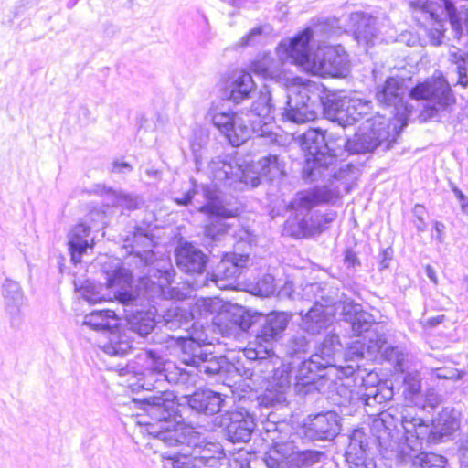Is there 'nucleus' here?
<instances>
[{
  "label": "nucleus",
  "instance_id": "nucleus-24",
  "mask_svg": "<svg viewBox=\"0 0 468 468\" xmlns=\"http://www.w3.org/2000/svg\"><path fill=\"white\" fill-rule=\"evenodd\" d=\"M299 300L313 302L314 304H338L342 300L338 288L327 283H307L298 292Z\"/></svg>",
  "mask_w": 468,
  "mask_h": 468
},
{
  "label": "nucleus",
  "instance_id": "nucleus-31",
  "mask_svg": "<svg viewBox=\"0 0 468 468\" xmlns=\"http://www.w3.org/2000/svg\"><path fill=\"white\" fill-rule=\"evenodd\" d=\"M263 461L268 468H294L292 443H280L271 446L265 452Z\"/></svg>",
  "mask_w": 468,
  "mask_h": 468
},
{
  "label": "nucleus",
  "instance_id": "nucleus-17",
  "mask_svg": "<svg viewBox=\"0 0 468 468\" xmlns=\"http://www.w3.org/2000/svg\"><path fill=\"white\" fill-rule=\"evenodd\" d=\"M349 303L353 302L340 300L338 304H330L329 306H324V303L314 304L305 314L300 313L302 316L301 329L312 335H320L332 325L335 312L339 309L343 311V306Z\"/></svg>",
  "mask_w": 468,
  "mask_h": 468
},
{
  "label": "nucleus",
  "instance_id": "nucleus-63",
  "mask_svg": "<svg viewBox=\"0 0 468 468\" xmlns=\"http://www.w3.org/2000/svg\"><path fill=\"white\" fill-rule=\"evenodd\" d=\"M425 273L433 283H438L435 270L431 265L425 267Z\"/></svg>",
  "mask_w": 468,
  "mask_h": 468
},
{
  "label": "nucleus",
  "instance_id": "nucleus-26",
  "mask_svg": "<svg viewBox=\"0 0 468 468\" xmlns=\"http://www.w3.org/2000/svg\"><path fill=\"white\" fill-rule=\"evenodd\" d=\"M380 452L385 458L395 459L397 462L408 463L411 462L413 468H444L446 465V459L439 454L433 452H421L422 448L419 451H411L410 453L405 454L404 459L397 456L395 452L386 450L379 442Z\"/></svg>",
  "mask_w": 468,
  "mask_h": 468
},
{
  "label": "nucleus",
  "instance_id": "nucleus-19",
  "mask_svg": "<svg viewBox=\"0 0 468 468\" xmlns=\"http://www.w3.org/2000/svg\"><path fill=\"white\" fill-rule=\"evenodd\" d=\"M410 5L413 8V16L417 21L424 27H427L429 22L431 23L428 29L431 43L434 46L443 44L445 28L444 25L438 20L437 4L431 1L418 0L410 2Z\"/></svg>",
  "mask_w": 468,
  "mask_h": 468
},
{
  "label": "nucleus",
  "instance_id": "nucleus-57",
  "mask_svg": "<svg viewBox=\"0 0 468 468\" xmlns=\"http://www.w3.org/2000/svg\"><path fill=\"white\" fill-rule=\"evenodd\" d=\"M132 166L127 162L115 161L112 164V172L114 173H126L132 171Z\"/></svg>",
  "mask_w": 468,
  "mask_h": 468
},
{
  "label": "nucleus",
  "instance_id": "nucleus-60",
  "mask_svg": "<svg viewBox=\"0 0 468 468\" xmlns=\"http://www.w3.org/2000/svg\"><path fill=\"white\" fill-rule=\"evenodd\" d=\"M191 148L195 157L197 169L199 170L201 169V146L197 144H192Z\"/></svg>",
  "mask_w": 468,
  "mask_h": 468
},
{
  "label": "nucleus",
  "instance_id": "nucleus-14",
  "mask_svg": "<svg viewBox=\"0 0 468 468\" xmlns=\"http://www.w3.org/2000/svg\"><path fill=\"white\" fill-rule=\"evenodd\" d=\"M338 371L345 377L344 382L350 383L349 378H354L353 381L361 388L356 391V395L360 396V399L367 406L384 403L393 397V389L380 383L375 372H367L358 367L355 368L352 365L339 367Z\"/></svg>",
  "mask_w": 468,
  "mask_h": 468
},
{
  "label": "nucleus",
  "instance_id": "nucleus-21",
  "mask_svg": "<svg viewBox=\"0 0 468 468\" xmlns=\"http://www.w3.org/2000/svg\"><path fill=\"white\" fill-rule=\"evenodd\" d=\"M265 347L261 346H252L248 343L247 346L241 351L243 356L250 362L254 363L250 376L258 374L264 378H269L271 374L276 368V363L273 361L277 359L274 356L273 347L270 346L264 350Z\"/></svg>",
  "mask_w": 468,
  "mask_h": 468
},
{
  "label": "nucleus",
  "instance_id": "nucleus-42",
  "mask_svg": "<svg viewBox=\"0 0 468 468\" xmlns=\"http://www.w3.org/2000/svg\"><path fill=\"white\" fill-rule=\"evenodd\" d=\"M368 444L366 441L365 434L356 430L350 436V441L346 450V454L349 457H354L358 461L366 458Z\"/></svg>",
  "mask_w": 468,
  "mask_h": 468
},
{
  "label": "nucleus",
  "instance_id": "nucleus-39",
  "mask_svg": "<svg viewBox=\"0 0 468 468\" xmlns=\"http://www.w3.org/2000/svg\"><path fill=\"white\" fill-rule=\"evenodd\" d=\"M2 295L6 303L20 309L26 304L27 299L18 282L6 279L2 285Z\"/></svg>",
  "mask_w": 468,
  "mask_h": 468
},
{
  "label": "nucleus",
  "instance_id": "nucleus-53",
  "mask_svg": "<svg viewBox=\"0 0 468 468\" xmlns=\"http://www.w3.org/2000/svg\"><path fill=\"white\" fill-rule=\"evenodd\" d=\"M431 378L437 379H458L460 376L453 368L439 367L432 371Z\"/></svg>",
  "mask_w": 468,
  "mask_h": 468
},
{
  "label": "nucleus",
  "instance_id": "nucleus-34",
  "mask_svg": "<svg viewBox=\"0 0 468 468\" xmlns=\"http://www.w3.org/2000/svg\"><path fill=\"white\" fill-rule=\"evenodd\" d=\"M251 171L258 176L259 184L261 177L273 181L284 175V164L277 155H269L259 160L254 168L251 167Z\"/></svg>",
  "mask_w": 468,
  "mask_h": 468
},
{
  "label": "nucleus",
  "instance_id": "nucleus-32",
  "mask_svg": "<svg viewBox=\"0 0 468 468\" xmlns=\"http://www.w3.org/2000/svg\"><path fill=\"white\" fill-rule=\"evenodd\" d=\"M346 107L345 111L340 112L339 125L346 127L355 124L365 116H367L370 110V101H362L361 99L348 98L346 101Z\"/></svg>",
  "mask_w": 468,
  "mask_h": 468
},
{
  "label": "nucleus",
  "instance_id": "nucleus-33",
  "mask_svg": "<svg viewBox=\"0 0 468 468\" xmlns=\"http://www.w3.org/2000/svg\"><path fill=\"white\" fill-rule=\"evenodd\" d=\"M351 19L356 22L355 36L357 42L366 46L373 45L377 36L376 18L363 13H355L351 15Z\"/></svg>",
  "mask_w": 468,
  "mask_h": 468
},
{
  "label": "nucleus",
  "instance_id": "nucleus-27",
  "mask_svg": "<svg viewBox=\"0 0 468 468\" xmlns=\"http://www.w3.org/2000/svg\"><path fill=\"white\" fill-rule=\"evenodd\" d=\"M186 403L195 411L206 415L218 413L224 407L225 399L212 390L196 391L186 397Z\"/></svg>",
  "mask_w": 468,
  "mask_h": 468
},
{
  "label": "nucleus",
  "instance_id": "nucleus-8",
  "mask_svg": "<svg viewBox=\"0 0 468 468\" xmlns=\"http://www.w3.org/2000/svg\"><path fill=\"white\" fill-rule=\"evenodd\" d=\"M292 318V314L288 312L273 311L268 314L250 315L239 309L227 314L226 321L221 324V332L225 336L237 337L251 329L254 339L249 343L252 346H261L266 349L270 346L274 347V344L282 337Z\"/></svg>",
  "mask_w": 468,
  "mask_h": 468
},
{
  "label": "nucleus",
  "instance_id": "nucleus-5",
  "mask_svg": "<svg viewBox=\"0 0 468 468\" xmlns=\"http://www.w3.org/2000/svg\"><path fill=\"white\" fill-rule=\"evenodd\" d=\"M275 111L269 90L261 92L260 98L253 102L250 111L233 112L224 111L218 104L212 103L206 119L224 135L230 144L239 146L255 135L265 144L277 142V134L271 131V121Z\"/></svg>",
  "mask_w": 468,
  "mask_h": 468
},
{
  "label": "nucleus",
  "instance_id": "nucleus-13",
  "mask_svg": "<svg viewBox=\"0 0 468 468\" xmlns=\"http://www.w3.org/2000/svg\"><path fill=\"white\" fill-rule=\"evenodd\" d=\"M339 346L338 335L329 333L309 359L301 363L295 375V385L299 391L302 390V388H307L310 390V386L319 376L318 371L335 367V356Z\"/></svg>",
  "mask_w": 468,
  "mask_h": 468
},
{
  "label": "nucleus",
  "instance_id": "nucleus-29",
  "mask_svg": "<svg viewBox=\"0 0 468 468\" xmlns=\"http://www.w3.org/2000/svg\"><path fill=\"white\" fill-rule=\"evenodd\" d=\"M90 227L80 223L76 225L68 234V246L71 261L74 264L81 261V257L88 248H92L94 239L90 237Z\"/></svg>",
  "mask_w": 468,
  "mask_h": 468
},
{
  "label": "nucleus",
  "instance_id": "nucleus-55",
  "mask_svg": "<svg viewBox=\"0 0 468 468\" xmlns=\"http://www.w3.org/2000/svg\"><path fill=\"white\" fill-rule=\"evenodd\" d=\"M451 189L459 200L462 209L468 207V197L453 184L451 185Z\"/></svg>",
  "mask_w": 468,
  "mask_h": 468
},
{
  "label": "nucleus",
  "instance_id": "nucleus-61",
  "mask_svg": "<svg viewBox=\"0 0 468 468\" xmlns=\"http://www.w3.org/2000/svg\"><path fill=\"white\" fill-rule=\"evenodd\" d=\"M90 218L92 221L98 220L103 226L106 224L105 222V213L99 209L91 210L90 213Z\"/></svg>",
  "mask_w": 468,
  "mask_h": 468
},
{
  "label": "nucleus",
  "instance_id": "nucleus-37",
  "mask_svg": "<svg viewBox=\"0 0 468 468\" xmlns=\"http://www.w3.org/2000/svg\"><path fill=\"white\" fill-rule=\"evenodd\" d=\"M164 326L166 330L176 331L183 329L187 332V335L194 333L195 331L199 332L196 326L192 325V332H188L190 320L186 312L179 310L178 308L169 309L164 315Z\"/></svg>",
  "mask_w": 468,
  "mask_h": 468
},
{
  "label": "nucleus",
  "instance_id": "nucleus-64",
  "mask_svg": "<svg viewBox=\"0 0 468 468\" xmlns=\"http://www.w3.org/2000/svg\"><path fill=\"white\" fill-rule=\"evenodd\" d=\"M444 318H445V316L443 314L437 315L435 317L429 318L427 320V324L431 326H435V325L441 324L443 322Z\"/></svg>",
  "mask_w": 468,
  "mask_h": 468
},
{
  "label": "nucleus",
  "instance_id": "nucleus-7",
  "mask_svg": "<svg viewBox=\"0 0 468 468\" xmlns=\"http://www.w3.org/2000/svg\"><path fill=\"white\" fill-rule=\"evenodd\" d=\"M287 107L282 115L295 123L314 121L317 117L316 106H323L324 116L339 123L340 112L346 107L348 96L326 94L323 84L308 82L292 90L287 96Z\"/></svg>",
  "mask_w": 468,
  "mask_h": 468
},
{
  "label": "nucleus",
  "instance_id": "nucleus-49",
  "mask_svg": "<svg viewBox=\"0 0 468 468\" xmlns=\"http://www.w3.org/2000/svg\"><path fill=\"white\" fill-rule=\"evenodd\" d=\"M263 26L255 27L239 40L237 46L241 48L255 46L263 39Z\"/></svg>",
  "mask_w": 468,
  "mask_h": 468
},
{
  "label": "nucleus",
  "instance_id": "nucleus-46",
  "mask_svg": "<svg viewBox=\"0 0 468 468\" xmlns=\"http://www.w3.org/2000/svg\"><path fill=\"white\" fill-rule=\"evenodd\" d=\"M309 346V341L303 335H296L290 337L285 345L286 352L293 356L299 354H304Z\"/></svg>",
  "mask_w": 468,
  "mask_h": 468
},
{
  "label": "nucleus",
  "instance_id": "nucleus-6",
  "mask_svg": "<svg viewBox=\"0 0 468 468\" xmlns=\"http://www.w3.org/2000/svg\"><path fill=\"white\" fill-rule=\"evenodd\" d=\"M313 35L311 28H305L293 38L282 41L278 53L314 75L333 78L347 76L349 61L343 47L319 48L313 54L310 48Z\"/></svg>",
  "mask_w": 468,
  "mask_h": 468
},
{
  "label": "nucleus",
  "instance_id": "nucleus-22",
  "mask_svg": "<svg viewBox=\"0 0 468 468\" xmlns=\"http://www.w3.org/2000/svg\"><path fill=\"white\" fill-rule=\"evenodd\" d=\"M249 261V254L227 253L217 265L216 270L211 274V282L219 288H226L229 284L225 281L234 280L240 272L241 269Z\"/></svg>",
  "mask_w": 468,
  "mask_h": 468
},
{
  "label": "nucleus",
  "instance_id": "nucleus-58",
  "mask_svg": "<svg viewBox=\"0 0 468 468\" xmlns=\"http://www.w3.org/2000/svg\"><path fill=\"white\" fill-rule=\"evenodd\" d=\"M253 239L248 230H242L239 234V241L236 245V250H239L243 244L250 246Z\"/></svg>",
  "mask_w": 468,
  "mask_h": 468
},
{
  "label": "nucleus",
  "instance_id": "nucleus-59",
  "mask_svg": "<svg viewBox=\"0 0 468 468\" xmlns=\"http://www.w3.org/2000/svg\"><path fill=\"white\" fill-rule=\"evenodd\" d=\"M458 84L463 88L468 87V75L465 67L458 66Z\"/></svg>",
  "mask_w": 468,
  "mask_h": 468
},
{
  "label": "nucleus",
  "instance_id": "nucleus-56",
  "mask_svg": "<svg viewBox=\"0 0 468 468\" xmlns=\"http://www.w3.org/2000/svg\"><path fill=\"white\" fill-rule=\"evenodd\" d=\"M345 263L348 267L355 268L356 266L359 265V261L356 256V254L353 250H346L345 253Z\"/></svg>",
  "mask_w": 468,
  "mask_h": 468
},
{
  "label": "nucleus",
  "instance_id": "nucleus-45",
  "mask_svg": "<svg viewBox=\"0 0 468 468\" xmlns=\"http://www.w3.org/2000/svg\"><path fill=\"white\" fill-rule=\"evenodd\" d=\"M324 454L317 451L295 452L292 444V464L294 468L308 467L318 463Z\"/></svg>",
  "mask_w": 468,
  "mask_h": 468
},
{
  "label": "nucleus",
  "instance_id": "nucleus-25",
  "mask_svg": "<svg viewBox=\"0 0 468 468\" xmlns=\"http://www.w3.org/2000/svg\"><path fill=\"white\" fill-rule=\"evenodd\" d=\"M408 88L405 80L400 77L388 78L384 85L377 91L376 99L379 104L399 110L403 106V100Z\"/></svg>",
  "mask_w": 468,
  "mask_h": 468
},
{
  "label": "nucleus",
  "instance_id": "nucleus-18",
  "mask_svg": "<svg viewBox=\"0 0 468 468\" xmlns=\"http://www.w3.org/2000/svg\"><path fill=\"white\" fill-rule=\"evenodd\" d=\"M221 426H225L226 436L233 443L248 441L255 429L253 415L244 408L228 411L221 417Z\"/></svg>",
  "mask_w": 468,
  "mask_h": 468
},
{
  "label": "nucleus",
  "instance_id": "nucleus-23",
  "mask_svg": "<svg viewBox=\"0 0 468 468\" xmlns=\"http://www.w3.org/2000/svg\"><path fill=\"white\" fill-rule=\"evenodd\" d=\"M106 284L114 290L115 296L125 305L133 304L136 300L129 290L132 286L133 276L131 271L118 264L112 271H105Z\"/></svg>",
  "mask_w": 468,
  "mask_h": 468
},
{
  "label": "nucleus",
  "instance_id": "nucleus-11",
  "mask_svg": "<svg viewBox=\"0 0 468 468\" xmlns=\"http://www.w3.org/2000/svg\"><path fill=\"white\" fill-rule=\"evenodd\" d=\"M207 173L213 181L238 191L259 186V178L251 171V165L237 154L212 158L207 164Z\"/></svg>",
  "mask_w": 468,
  "mask_h": 468
},
{
  "label": "nucleus",
  "instance_id": "nucleus-35",
  "mask_svg": "<svg viewBox=\"0 0 468 468\" xmlns=\"http://www.w3.org/2000/svg\"><path fill=\"white\" fill-rule=\"evenodd\" d=\"M126 319L131 331L142 337L147 336L155 326V320L151 312L128 311Z\"/></svg>",
  "mask_w": 468,
  "mask_h": 468
},
{
  "label": "nucleus",
  "instance_id": "nucleus-12",
  "mask_svg": "<svg viewBox=\"0 0 468 468\" xmlns=\"http://www.w3.org/2000/svg\"><path fill=\"white\" fill-rule=\"evenodd\" d=\"M125 247L131 248V253L140 259V261L150 267L148 275L158 279L159 286H165L173 282L176 271L169 261L165 260H156L153 250L154 243L152 236L144 229L135 228L132 236H127L124 239Z\"/></svg>",
  "mask_w": 468,
  "mask_h": 468
},
{
  "label": "nucleus",
  "instance_id": "nucleus-30",
  "mask_svg": "<svg viewBox=\"0 0 468 468\" xmlns=\"http://www.w3.org/2000/svg\"><path fill=\"white\" fill-rule=\"evenodd\" d=\"M229 100L239 104L245 100L251 98L255 93L256 84L249 72H239L235 76L229 86Z\"/></svg>",
  "mask_w": 468,
  "mask_h": 468
},
{
  "label": "nucleus",
  "instance_id": "nucleus-9",
  "mask_svg": "<svg viewBox=\"0 0 468 468\" xmlns=\"http://www.w3.org/2000/svg\"><path fill=\"white\" fill-rule=\"evenodd\" d=\"M344 321L347 323L353 332V335L362 336V340L354 341L349 346L346 356L352 359H372L382 351L387 343L385 334H380L371 329L375 324L371 314L364 311L360 304L349 303L343 306Z\"/></svg>",
  "mask_w": 468,
  "mask_h": 468
},
{
  "label": "nucleus",
  "instance_id": "nucleus-52",
  "mask_svg": "<svg viewBox=\"0 0 468 468\" xmlns=\"http://www.w3.org/2000/svg\"><path fill=\"white\" fill-rule=\"evenodd\" d=\"M219 307V302L218 299L213 298H202L198 300L196 303L195 308L200 312V314L207 315L208 314H213Z\"/></svg>",
  "mask_w": 468,
  "mask_h": 468
},
{
  "label": "nucleus",
  "instance_id": "nucleus-10",
  "mask_svg": "<svg viewBox=\"0 0 468 468\" xmlns=\"http://www.w3.org/2000/svg\"><path fill=\"white\" fill-rule=\"evenodd\" d=\"M410 96L416 101H424L418 116L421 122L441 121L449 116L456 102L451 86L441 72L418 83L410 90Z\"/></svg>",
  "mask_w": 468,
  "mask_h": 468
},
{
  "label": "nucleus",
  "instance_id": "nucleus-16",
  "mask_svg": "<svg viewBox=\"0 0 468 468\" xmlns=\"http://www.w3.org/2000/svg\"><path fill=\"white\" fill-rule=\"evenodd\" d=\"M341 417L335 411H326L309 417L302 434L310 441H331L340 431Z\"/></svg>",
  "mask_w": 468,
  "mask_h": 468
},
{
  "label": "nucleus",
  "instance_id": "nucleus-41",
  "mask_svg": "<svg viewBox=\"0 0 468 468\" xmlns=\"http://www.w3.org/2000/svg\"><path fill=\"white\" fill-rule=\"evenodd\" d=\"M405 374L403 378V393L406 398L412 399L413 396L418 395L420 391V376L418 370V363L415 362L411 369L402 372Z\"/></svg>",
  "mask_w": 468,
  "mask_h": 468
},
{
  "label": "nucleus",
  "instance_id": "nucleus-51",
  "mask_svg": "<svg viewBox=\"0 0 468 468\" xmlns=\"http://www.w3.org/2000/svg\"><path fill=\"white\" fill-rule=\"evenodd\" d=\"M202 187L210 188L208 186H198L193 182L192 189L187 190L186 193L182 195V197H176L174 200L178 205L187 206L188 204L191 203V201L195 198L196 196L202 195V197L205 198Z\"/></svg>",
  "mask_w": 468,
  "mask_h": 468
},
{
  "label": "nucleus",
  "instance_id": "nucleus-40",
  "mask_svg": "<svg viewBox=\"0 0 468 468\" xmlns=\"http://www.w3.org/2000/svg\"><path fill=\"white\" fill-rule=\"evenodd\" d=\"M115 313L112 310L94 311L84 317L83 325H88L96 331H109L112 327L110 318H113Z\"/></svg>",
  "mask_w": 468,
  "mask_h": 468
},
{
  "label": "nucleus",
  "instance_id": "nucleus-54",
  "mask_svg": "<svg viewBox=\"0 0 468 468\" xmlns=\"http://www.w3.org/2000/svg\"><path fill=\"white\" fill-rule=\"evenodd\" d=\"M278 296L280 298H288L291 300H299L298 292H295L293 283L286 282L284 285L279 290Z\"/></svg>",
  "mask_w": 468,
  "mask_h": 468
},
{
  "label": "nucleus",
  "instance_id": "nucleus-3",
  "mask_svg": "<svg viewBox=\"0 0 468 468\" xmlns=\"http://www.w3.org/2000/svg\"><path fill=\"white\" fill-rule=\"evenodd\" d=\"M461 424V411L446 407L433 420L431 427L417 416L413 407H390L372 421L378 441L400 458L411 451H419L424 443L444 441Z\"/></svg>",
  "mask_w": 468,
  "mask_h": 468
},
{
  "label": "nucleus",
  "instance_id": "nucleus-62",
  "mask_svg": "<svg viewBox=\"0 0 468 468\" xmlns=\"http://www.w3.org/2000/svg\"><path fill=\"white\" fill-rule=\"evenodd\" d=\"M145 173L148 177L153 178L156 181H159L162 178V172L158 169L149 168L146 169Z\"/></svg>",
  "mask_w": 468,
  "mask_h": 468
},
{
  "label": "nucleus",
  "instance_id": "nucleus-43",
  "mask_svg": "<svg viewBox=\"0 0 468 468\" xmlns=\"http://www.w3.org/2000/svg\"><path fill=\"white\" fill-rule=\"evenodd\" d=\"M113 197L112 206L134 210L143 204V199L135 194L124 193L122 191H111Z\"/></svg>",
  "mask_w": 468,
  "mask_h": 468
},
{
  "label": "nucleus",
  "instance_id": "nucleus-44",
  "mask_svg": "<svg viewBox=\"0 0 468 468\" xmlns=\"http://www.w3.org/2000/svg\"><path fill=\"white\" fill-rule=\"evenodd\" d=\"M330 392L331 399L335 404L339 406H344L347 403H350L355 395V391L350 388V383H348V381L335 382Z\"/></svg>",
  "mask_w": 468,
  "mask_h": 468
},
{
  "label": "nucleus",
  "instance_id": "nucleus-15",
  "mask_svg": "<svg viewBox=\"0 0 468 468\" xmlns=\"http://www.w3.org/2000/svg\"><path fill=\"white\" fill-rule=\"evenodd\" d=\"M202 190L207 203L201 206L199 210L214 216L205 228V237L211 242H217L227 234L229 227L225 219L234 217V213L220 204L216 189L202 187Z\"/></svg>",
  "mask_w": 468,
  "mask_h": 468
},
{
  "label": "nucleus",
  "instance_id": "nucleus-36",
  "mask_svg": "<svg viewBox=\"0 0 468 468\" xmlns=\"http://www.w3.org/2000/svg\"><path fill=\"white\" fill-rule=\"evenodd\" d=\"M383 356L387 361L391 363L397 372H405L411 369L416 362L412 356L404 352L399 346H390L384 348Z\"/></svg>",
  "mask_w": 468,
  "mask_h": 468
},
{
  "label": "nucleus",
  "instance_id": "nucleus-47",
  "mask_svg": "<svg viewBox=\"0 0 468 468\" xmlns=\"http://www.w3.org/2000/svg\"><path fill=\"white\" fill-rule=\"evenodd\" d=\"M255 290L261 297L273 295L276 291L274 277L271 274L264 275L257 283Z\"/></svg>",
  "mask_w": 468,
  "mask_h": 468
},
{
  "label": "nucleus",
  "instance_id": "nucleus-4",
  "mask_svg": "<svg viewBox=\"0 0 468 468\" xmlns=\"http://www.w3.org/2000/svg\"><path fill=\"white\" fill-rule=\"evenodd\" d=\"M169 340L180 348L178 356L181 363L191 367V369L182 368L152 350H142L136 356L137 363L145 374L155 378L159 385L163 381L174 385L194 383L197 373L214 377L226 374L231 367L225 356H217L209 350L211 343L205 332L195 331L187 336L172 335Z\"/></svg>",
  "mask_w": 468,
  "mask_h": 468
},
{
  "label": "nucleus",
  "instance_id": "nucleus-28",
  "mask_svg": "<svg viewBox=\"0 0 468 468\" xmlns=\"http://www.w3.org/2000/svg\"><path fill=\"white\" fill-rule=\"evenodd\" d=\"M278 48L279 46L276 48L278 59L274 58L270 53L261 54L250 63V70L263 79L279 80L282 75V64L285 62L295 63L282 58L278 53Z\"/></svg>",
  "mask_w": 468,
  "mask_h": 468
},
{
  "label": "nucleus",
  "instance_id": "nucleus-2",
  "mask_svg": "<svg viewBox=\"0 0 468 468\" xmlns=\"http://www.w3.org/2000/svg\"><path fill=\"white\" fill-rule=\"evenodd\" d=\"M176 399L171 391H157L133 401L152 419L146 427L148 434L156 442L178 448L167 457L172 468H221L226 457L222 445L207 441L191 428L181 427L184 418Z\"/></svg>",
  "mask_w": 468,
  "mask_h": 468
},
{
  "label": "nucleus",
  "instance_id": "nucleus-20",
  "mask_svg": "<svg viewBox=\"0 0 468 468\" xmlns=\"http://www.w3.org/2000/svg\"><path fill=\"white\" fill-rule=\"evenodd\" d=\"M175 256L179 270L189 274H202L207 263V257L202 250L186 241L179 243Z\"/></svg>",
  "mask_w": 468,
  "mask_h": 468
},
{
  "label": "nucleus",
  "instance_id": "nucleus-38",
  "mask_svg": "<svg viewBox=\"0 0 468 468\" xmlns=\"http://www.w3.org/2000/svg\"><path fill=\"white\" fill-rule=\"evenodd\" d=\"M132 349L129 337L124 334L111 333L109 341L102 346L104 353L112 356H123Z\"/></svg>",
  "mask_w": 468,
  "mask_h": 468
},
{
  "label": "nucleus",
  "instance_id": "nucleus-1",
  "mask_svg": "<svg viewBox=\"0 0 468 468\" xmlns=\"http://www.w3.org/2000/svg\"><path fill=\"white\" fill-rule=\"evenodd\" d=\"M399 135L397 126H391L390 118L384 115L367 118L359 132L349 140L341 136L328 139L319 129H310L303 134L302 148L305 152L303 179L309 182L322 179L327 183L298 192L291 201L290 207L295 212L303 234L322 231L335 216L334 213L315 215L313 208L324 203H335L342 193H348L353 187L357 168L339 157L346 153L359 154L372 152L377 147L389 150Z\"/></svg>",
  "mask_w": 468,
  "mask_h": 468
},
{
  "label": "nucleus",
  "instance_id": "nucleus-50",
  "mask_svg": "<svg viewBox=\"0 0 468 468\" xmlns=\"http://www.w3.org/2000/svg\"><path fill=\"white\" fill-rule=\"evenodd\" d=\"M285 400L286 397L282 391L274 393L268 390L261 398L259 399V405L265 408H272L282 404Z\"/></svg>",
  "mask_w": 468,
  "mask_h": 468
},
{
  "label": "nucleus",
  "instance_id": "nucleus-48",
  "mask_svg": "<svg viewBox=\"0 0 468 468\" xmlns=\"http://www.w3.org/2000/svg\"><path fill=\"white\" fill-rule=\"evenodd\" d=\"M269 426H271L274 430H269L268 432L263 433V440L265 441L271 442V446H276L280 443H292L287 441V433L282 432L277 423L269 422Z\"/></svg>",
  "mask_w": 468,
  "mask_h": 468
}]
</instances>
